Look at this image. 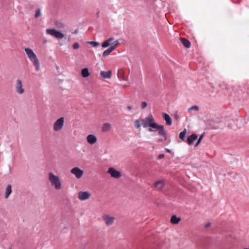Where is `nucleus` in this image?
Segmentation results:
<instances>
[{"instance_id": "nucleus-1", "label": "nucleus", "mask_w": 249, "mask_h": 249, "mask_svg": "<svg viewBox=\"0 0 249 249\" xmlns=\"http://www.w3.org/2000/svg\"><path fill=\"white\" fill-rule=\"evenodd\" d=\"M142 125L144 128L150 127L151 128L148 129L149 132H156L157 131L154 130L153 128L158 130V135L163 138V140L161 139L160 141H166L167 140V133L164 129V126L156 123L152 115H149L142 120Z\"/></svg>"}, {"instance_id": "nucleus-2", "label": "nucleus", "mask_w": 249, "mask_h": 249, "mask_svg": "<svg viewBox=\"0 0 249 249\" xmlns=\"http://www.w3.org/2000/svg\"><path fill=\"white\" fill-rule=\"evenodd\" d=\"M24 51L26 53L28 58L35 67L36 70V71H38L40 68V64L36 54L34 53L32 49L29 48H25L24 49Z\"/></svg>"}, {"instance_id": "nucleus-3", "label": "nucleus", "mask_w": 249, "mask_h": 249, "mask_svg": "<svg viewBox=\"0 0 249 249\" xmlns=\"http://www.w3.org/2000/svg\"><path fill=\"white\" fill-rule=\"evenodd\" d=\"M48 179L51 182V185L54 187L57 190H60L61 188V183L59 178L54 175L53 173L50 172L48 174Z\"/></svg>"}, {"instance_id": "nucleus-4", "label": "nucleus", "mask_w": 249, "mask_h": 249, "mask_svg": "<svg viewBox=\"0 0 249 249\" xmlns=\"http://www.w3.org/2000/svg\"><path fill=\"white\" fill-rule=\"evenodd\" d=\"M46 34L50 35L53 37L59 39L62 38V33L58 31L55 29H47L46 31Z\"/></svg>"}, {"instance_id": "nucleus-5", "label": "nucleus", "mask_w": 249, "mask_h": 249, "mask_svg": "<svg viewBox=\"0 0 249 249\" xmlns=\"http://www.w3.org/2000/svg\"><path fill=\"white\" fill-rule=\"evenodd\" d=\"M107 173L115 178H119L121 177V173L112 167H110L107 171Z\"/></svg>"}, {"instance_id": "nucleus-6", "label": "nucleus", "mask_w": 249, "mask_h": 249, "mask_svg": "<svg viewBox=\"0 0 249 249\" xmlns=\"http://www.w3.org/2000/svg\"><path fill=\"white\" fill-rule=\"evenodd\" d=\"M90 196V194L87 191H80L78 193V198L82 201L87 200Z\"/></svg>"}, {"instance_id": "nucleus-7", "label": "nucleus", "mask_w": 249, "mask_h": 249, "mask_svg": "<svg viewBox=\"0 0 249 249\" xmlns=\"http://www.w3.org/2000/svg\"><path fill=\"white\" fill-rule=\"evenodd\" d=\"M71 172V174L74 175L77 178H80L84 174L83 171L78 167L72 168Z\"/></svg>"}, {"instance_id": "nucleus-8", "label": "nucleus", "mask_w": 249, "mask_h": 249, "mask_svg": "<svg viewBox=\"0 0 249 249\" xmlns=\"http://www.w3.org/2000/svg\"><path fill=\"white\" fill-rule=\"evenodd\" d=\"M62 128V117L59 118L53 124V129L54 131H58Z\"/></svg>"}, {"instance_id": "nucleus-9", "label": "nucleus", "mask_w": 249, "mask_h": 249, "mask_svg": "<svg viewBox=\"0 0 249 249\" xmlns=\"http://www.w3.org/2000/svg\"><path fill=\"white\" fill-rule=\"evenodd\" d=\"M103 219L104 220L106 225L107 226L112 225L114 221V217L109 216L108 215H103Z\"/></svg>"}, {"instance_id": "nucleus-10", "label": "nucleus", "mask_w": 249, "mask_h": 249, "mask_svg": "<svg viewBox=\"0 0 249 249\" xmlns=\"http://www.w3.org/2000/svg\"><path fill=\"white\" fill-rule=\"evenodd\" d=\"M15 88L18 93L21 94L24 92V89L22 88V82L20 80L18 79L17 80Z\"/></svg>"}, {"instance_id": "nucleus-11", "label": "nucleus", "mask_w": 249, "mask_h": 249, "mask_svg": "<svg viewBox=\"0 0 249 249\" xmlns=\"http://www.w3.org/2000/svg\"><path fill=\"white\" fill-rule=\"evenodd\" d=\"M87 142L90 145H93L97 141V139L94 135L89 134L87 137Z\"/></svg>"}, {"instance_id": "nucleus-12", "label": "nucleus", "mask_w": 249, "mask_h": 249, "mask_svg": "<svg viewBox=\"0 0 249 249\" xmlns=\"http://www.w3.org/2000/svg\"><path fill=\"white\" fill-rule=\"evenodd\" d=\"M197 139V136H196V135L192 134V135L188 137L186 140L187 143L189 145H191L193 144V142L195 141H196Z\"/></svg>"}, {"instance_id": "nucleus-13", "label": "nucleus", "mask_w": 249, "mask_h": 249, "mask_svg": "<svg viewBox=\"0 0 249 249\" xmlns=\"http://www.w3.org/2000/svg\"><path fill=\"white\" fill-rule=\"evenodd\" d=\"M163 116L165 121L166 124L168 126L171 125L172 124V121L170 116L165 113H163Z\"/></svg>"}, {"instance_id": "nucleus-14", "label": "nucleus", "mask_w": 249, "mask_h": 249, "mask_svg": "<svg viewBox=\"0 0 249 249\" xmlns=\"http://www.w3.org/2000/svg\"><path fill=\"white\" fill-rule=\"evenodd\" d=\"M100 75L102 77L105 79H109L111 77V71H101L100 72Z\"/></svg>"}, {"instance_id": "nucleus-15", "label": "nucleus", "mask_w": 249, "mask_h": 249, "mask_svg": "<svg viewBox=\"0 0 249 249\" xmlns=\"http://www.w3.org/2000/svg\"><path fill=\"white\" fill-rule=\"evenodd\" d=\"M165 182L163 180H159L156 181L154 185L155 187L159 189H161L164 185Z\"/></svg>"}, {"instance_id": "nucleus-16", "label": "nucleus", "mask_w": 249, "mask_h": 249, "mask_svg": "<svg viewBox=\"0 0 249 249\" xmlns=\"http://www.w3.org/2000/svg\"><path fill=\"white\" fill-rule=\"evenodd\" d=\"M111 129V124L106 123L103 124L102 127V131L104 132L109 131Z\"/></svg>"}, {"instance_id": "nucleus-17", "label": "nucleus", "mask_w": 249, "mask_h": 249, "mask_svg": "<svg viewBox=\"0 0 249 249\" xmlns=\"http://www.w3.org/2000/svg\"><path fill=\"white\" fill-rule=\"evenodd\" d=\"M180 39L185 47L189 48L191 47V43L188 39L182 38H180Z\"/></svg>"}, {"instance_id": "nucleus-18", "label": "nucleus", "mask_w": 249, "mask_h": 249, "mask_svg": "<svg viewBox=\"0 0 249 249\" xmlns=\"http://www.w3.org/2000/svg\"><path fill=\"white\" fill-rule=\"evenodd\" d=\"M181 220V219L179 217H177L176 215H173L171 218V222L172 223L174 224H178L180 221Z\"/></svg>"}, {"instance_id": "nucleus-19", "label": "nucleus", "mask_w": 249, "mask_h": 249, "mask_svg": "<svg viewBox=\"0 0 249 249\" xmlns=\"http://www.w3.org/2000/svg\"><path fill=\"white\" fill-rule=\"evenodd\" d=\"M119 44V41L116 40L111 44V47L109 48H108V49L111 52H112L116 49V48L118 46Z\"/></svg>"}, {"instance_id": "nucleus-20", "label": "nucleus", "mask_w": 249, "mask_h": 249, "mask_svg": "<svg viewBox=\"0 0 249 249\" xmlns=\"http://www.w3.org/2000/svg\"><path fill=\"white\" fill-rule=\"evenodd\" d=\"M81 74L84 78L88 77L90 74L89 69L87 68L83 69L81 71Z\"/></svg>"}, {"instance_id": "nucleus-21", "label": "nucleus", "mask_w": 249, "mask_h": 249, "mask_svg": "<svg viewBox=\"0 0 249 249\" xmlns=\"http://www.w3.org/2000/svg\"><path fill=\"white\" fill-rule=\"evenodd\" d=\"M12 192L11 185H8L5 189V198H7Z\"/></svg>"}, {"instance_id": "nucleus-22", "label": "nucleus", "mask_w": 249, "mask_h": 249, "mask_svg": "<svg viewBox=\"0 0 249 249\" xmlns=\"http://www.w3.org/2000/svg\"><path fill=\"white\" fill-rule=\"evenodd\" d=\"M187 133V129L185 128L182 132H181L179 134V138L182 141H184V139Z\"/></svg>"}, {"instance_id": "nucleus-23", "label": "nucleus", "mask_w": 249, "mask_h": 249, "mask_svg": "<svg viewBox=\"0 0 249 249\" xmlns=\"http://www.w3.org/2000/svg\"><path fill=\"white\" fill-rule=\"evenodd\" d=\"M134 125L136 128H139L142 125V120L140 119H137L134 122Z\"/></svg>"}, {"instance_id": "nucleus-24", "label": "nucleus", "mask_w": 249, "mask_h": 249, "mask_svg": "<svg viewBox=\"0 0 249 249\" xmlns=\"http://www.w3.org/2000/svg\"><path fill=\"white\" fill-rule=\"evenodd\" d=\"M219 86L222 89H229V86L224 82L220 83Z\"/></svg>"}, {"instance_id": "nucleus-25", "label": "nucleus", "mask_w": 249, "mask_h": 249, "mask_svg": "<svg viewBox=\"0 0 249 249\" xmlns=\"http://www.w3.org/2000/svg\"><path fill=\"white\" fill-rule=\"evenodd\" d=\"M204 135H205V133H203V134H202L199 137V138H198L196 143L195 144V146H197L199 145V144L200 143L201 140H202V139L203 138V137H204Z\"/></svg>"}, {"instance_id": "nucleus-26", "label": "nucleus", "mask_w": 249, "mask_h": 249, "mask_svg": "<svg viewBox=\"0 0 249 249\" xmlns=\"http://www.w3.org/2000/svg\"><path fill=\"white\" fill-rule=\"evenodd\" d=\"M111 43H109L107 40H106L102 44V47L104 48H106L108 47L110 45H111Z\"/></svg>"}, {"instance_id": "nucleus-27", "label": "nucleus", "mask_w": 249, "mask_h": 249, "mask_svg": "<svg viewBox=\"0 0 249 249\" xmlns=\"http://www.w3.org/2000/svg\"><path fill=\"white\" fill-rule=\"evenodd\" d=\"M111 52L108 50V49H107L106 50H105L103 53V56L104 57H106Z\"/></svg>"}, {"instance_id": "nucleus-28", "label": "nucleus", "mask_w": 249, "mask_h": 249, "mask_svg": "<svg viewBox=\"0 0 249 249\" xmlns=\"http://www.w3.org/2000/svg\"><path fill=\"white\" fill-rule=\"evenodd\" d=\"M88 43L90 44L94 47H96L99 45V42H96V41H89V42H88Z\"/></svg>"}, {"instance_id": "nucleus-29", "label": "nucleus", "mask_w": 249, "mask_h": 249, "mask_svg": "<svg viewBox=\"0 0 249 249\" xmlns=\"http://www.w3.org/2000/svg\"><path fill=\"white\" fill-rule=\"evenodd\" d=\"M72 48L74 50H77L79 48V44L78 42H75L72 45Z\"/></svg>"}, {"instance_id": "nucleus-30", "label": "nucleus", "mask_w": 249, "mask_h": 249, "mask_svg": "<svg viewBox=\"0 0 249 249\" xmlns=\"http://www.w3.org/2000/svg\"><path fill=\"white\" fill-rule=\"evenodd\" d=\"M40 16H41L40 10V9H37L36 12L35 18H37Z\"/></svg>"}, {"instance_id": "nucleus-31", "label": "nucleus", "mask_w": 249, "mask_h": 249, "mask_svg": "<svg viewBox=\"0 0 249 249\" xmlns=\"http://www.w3.org/2000/svg\"><path fill=\"white\" fill-rule=\"evenodd\" d=\"M192 109H194V110H196V111H198L199 110V107L198 106H192L191 107H190L189 110H192Z\"/></svg>"}, {"instance_id": "nucleus-32", "label": "nucleus", "mask_w": 249, "mask_h": 249, "mask_svg": "<svg viewBox=\"0 0 249 249\" xmlns=\"http://www.w3.org/2000/svg\"><path fill=\"white\" fill-rule=\"evenodd\" d=\"M147 104L146 102L143 101L142 103V109H144L145 108H146L147 107Z\"/></svg>"}, {"instance_id": "nucleus-33", "label": "nucleus", "mask_w": 249, "mask_h": 249, "mask_svg": "<svg viewBox=\"0 0 249 249\" xmlns=\"http://www.w3.org/2000/svg\"><path fill=\"white\" fill-rule=\"evenodd\" d=\"M164 157V154H160L158 156V159L160 160V159H163Z\"/></svg>"}, {"instance_id": "nucleus-34", "label": "nucleus", "mask_w": 249, "mask_h": 249, "mask_svg": "<svg viewBox=\"0 0 249 249\" xmlns=\"http://www.w3.org/2000/svg\"><path fill=\"white\" fill-rule=\"evenodd\" d=\"M114 40V38L113 37H110L108 39H107V40L110 43H111V41H113Z\"/></svg>"}, {"instance_id": "nucleus-35", "label": "nucleus", "mask_w": 249, "mask_h": 249, "mask_svg": "<svg viewBox=\"0 0 249 249\" xmlns=\"http://www.w3.org/2000/svg\"><path fill=\"white\" fill-rule=\"evenodd\" d=\"M211 225V223H207L205 225V228H208Z\"/></svg>"}, {"instance_id": "nucleus-36", "label": "nucleus", "mask_w": 249, "mask_h": 249, "mask_svg": "<svg viewBox=\"0 0 249 249\" xmlns=\"http://www.w3.org/2000/svg\"><path fill=\"white\" fill-rule=\"evenodd\" d=\"M78 33H79L78 30H76L72 32V34H77Z\"/></svg>"}, {"instance_id": "nucleus-37", "label": "nucleus", "mask_w": 249, "mask_h": 249, "mask_svg": "<svg viewBox=\"0 0 249 249\" xmlns=\"http://www.w3.org/2000/svg\"><path fill=\"white\" fill-rule=\"evenodd\" d=\"M165 150L168 153H170L171 152V150L170 149H168V148H165Z\"/></svg>"}, {"instance_id": "nucleus-38", "label": "nucleus", "mask_w": 249, "mask_h": 249, "mask_svg": "<svg viewBox=\"0 0 249 249\" xmlns=\"http://www.w3.org/2000/svg\"><path fill=\"white\" fill-rule=\"evenodd\" d=\"M127 108L128 109V110H131L132 109V107L130 106H128L127 107Z\"/></svg>"}, {"instance_id": "nucleus-39", "label": "nucleus", "mask_w": 249, "mask_h": 249, "mask_svg": "<svg viewBox=\"0 0 249 249\" xmlns=\"http://www.w3.org/2000/svg\"><path fill=\"white\" fill-rule=\"evenodd\" d=\"M63 38H64V37H65V35H64V34H63Z\"/></svg>"}]
</instances>
